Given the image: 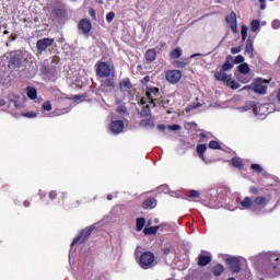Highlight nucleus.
I'll list each match as a JSON object with an SVG mask.
<instances>
[{"instance_id": "f257e3e1", "label": "nucleus", "mask_w": 280, "mask_h": 280, "mask_svg": "<svg viewBox=\"0 0 280 280\" xmlns=\"http://www.w3.org/2000/svg\"><path fill=\"white\" fill-rule=\"evenodd\" d=\"M139 266L142 267L143 270H150V268L156 266V257L152 252H144L139 257Z\"/></svg>"}, {"instance_id": "f03ea898", "label": "nucleus", "mask_w": 280, "mask_h": 280, "mask_svg": "<svg viewBox=\"0 0 280 280\" xmlns=\"http://www.w3.org/2000/svg\"><path fill=\"white\" fill-rule=\"evenodd\" d=\"M254 90V93H259L260 95H266L268 89V80L256 79L249 86H244L242 91Z\"/></svg>"}, {"instance_id": "7ed1b4c3", "label": "nucleus", "mask_w": 280, "mask_h": 280, "mask_svg": "<svg viewBox=\"0 0 280 280\" xmlns=\"http://www.w3.org/2000/svg\"><path fill=\"white\" fill-rule=\"evenodd\" d=\"M147 96L140 100L141 104H153L156 106L159 104V88H147Z\"/></svg>"}, {"instance_id": "20e7f679", "label": "nucleus", "mask_w": 280, "mask_h": 280, "mask_svg": "<svg viewBox=\"0 0 280 280\" xmlns=\"http://www.w3.org/2000/svg\"><path fill=\"white\" fill-rule=\"evenodd\" d=\"M215 80H219V82H224L230 89L236 90L242 86L237 81L232 80L230 75L226 74L223 70L220 72H217L214 75Z\"/></svg>"}, {"instance_id": "39448f33", "label": "nucleus", "mask_w": 280, "mask_h": 280, "mask_svg": "<svg viewBox=\"0 0 280 280\" xmlns=\"http://www.w3.org/2000/svg\"><path fill=\"white\" fill-rule=\"evenodd\" d=\"M270 105L268 104H256L254 107V113L258 119H264L270 115Z\"/></svg>"}, {"instance_id": "423d86ee", "label": "nucleus", "mask_w": 280, "mask_h": 280, "mask_svg": "<svg viewBox=\"0 0 280 280\" xmlns=\"http://www.w3.org/2000/svg\"><path fill=\"white\" fill-rule=\"evenodd\" d=\"M165 78L170 84H177L183 78V72L180 70H167Z\"/></svg>"}, {"instance_id": "0eeeda50", "label": "nucleus", "mask_w": 280, "mask_h": 280, "mask_svg": "<svg viewBox=\"0 0 280 280\" xmlns=\"http://www.w3.org/2000/svg\"><path fill=\"white\" fill-rule=\"evenodd\" d=\"M93 233V226H89L84 229L78 237H75L72 242V246H75V244H84L86 240H89V236Z\"/></svg>"}, {"instance_id": "6e6552de", "label": "nucleus", "mask_w": 280, "mask_h": 280, "mask_svg": "<svg viewBox=\"0 0 280 280\" xmlns=\"http://www.w3.org/2000/svg\"><path fill=\"white\" fill-rule=\"evenodd\" d=\"M97 74L100 78H108L110 75V66L106 62L96 63Z\"/></svg>"}, {"instance_id": "1a4fd4ad", "label": "nucleus", "mask_w": 280, "mask_h": 280, "mask_svg": "<svg viewBox=\"0 0 280 280\" xmlns=\"http://www.w3.org/2000/svg\"><path fill=\"white\" fill-rule=\"evenodd\" d=\"M109 132L112 135H119L120 132H124V121L121 120H114L109 125Z\"/></svg>"}, {"instance_id": "9d476101", "label": "nucleus", "mask_w": 280, "mask_h": 280, "mask_svg": "<svg viewBox=\"0 0 280 280\" xmlns=\"http://www.w3.org/2000/svg\"><path fill=\"white\" fill-rule=\"evenodd\" d=\"M54 45V38H43L37 40L36 47L38 51H45L48 47H51Z\"/></svg>"}, {"instance_id": "9b49d317", "label": "nucleus", "mask_w": 280, "mask_h": 280, "mask_svg": "<svg viewBox=\"0 0 280 280\" xmlns=\"http://www.w3.org/2000/svg\"><path fill=\"white\" fill-rule=\"evenodd\" d=\"M270 260V268L275 270L279 275L280 272V254H271L269 257Z\"/></svg>"}, {"instance_id": "f8f14e48", "label": "nucleus", "mask_w": 280, "mask_h": 280, "mask_svg": "<svg viewBox=\"0 0 280 280\" xmlns=\"http://www.w3.org/2000/svg\"><path fill=\"white\" fill-rule=\"evenodd\" d=\"M226 23L228 25H230L232 32L234 34H237V15L235 14V12H232L226 16Z\"/></svg>"}, {"instance_id": "ddd939ff", "label": "nucleus", "mask_w": 280, "mask_h": 280, "mask_svg": "<svg viewBox=\"0 0 280 280\" xmlns=\"http://www.w3.org/2000/svg\"><path fill=\"white\" fill-rule=\"evenodd\" d=\"M241 209L257 211V207H255V200L250 199V197H245L244 200L241 201Z\"/></svg>"}, {"instance_id": "4468645a", "label": "nucleus", "mask_w": 280, "mask_h": 280, "mask_svg": "<svg viewBox=\"0 0 280 280\" xmlns=\"http://www.w3.org/2000/svg\"><path fill=\"white\" fill-rule=\"evenodd\" d=\"M268 202H269V199H268L267 197H261V196H259V197H256V198L254 199V207H256V208H257V211H259V209L266 208V206L268 205Z\"/></svg>"}, {"instance_id": "2eb2a0df", "label": "nucleus", "mask_w": 280, "mask_h": 280, "mask_svg": "<svg viewBox=\"0 0 280 280\" xmlns=\"http://www.w3.org/2000/svg\"><path fill=\"white\" fill-rule=\"evenodd\" d=\"M91 21L89 20H82L79 24V30L83 32V34H89L91 32Z\"/></svg>"}, {"instance_id": "dca6fc26", "label": "nucleus", "mask_w": 280, "mask_h": 280, "mask_svg": "<svg viewBox=\"0 0 280 280\" xmlns=\"http://www.w3.org/2000/svg\"><path fill=\"white\" fill-rule=\"evenodd\" d=\"M228 261L232 272H240V260L237 258H230Z\"/></svg>"}, {"instance_id": "f3484780", "label": "nucleus", "mask_w": 280, "mask_h": 280, "mask_svg": "<svg viewBox=\"0 0 280 280\" xmlns=\"http://www.w3.org/2000/svg\"><path fill=\"white\" fill-rule=\"evenodd\" d=\"M147 62H154L156 60V49L152 48L145 52Z\"/></svg>"}, {"instance_id": "a211bd4d", "label": "nucleus", "mask_w": 280, "mask_h": 280, "mask_svg": "<svg viewBox=\"0 0 280 280\" xmlns=\"http://www.w3.org/2000/svg\"><path fill=\"white\" fill-rule=\"evenodd\" d=\"M143 209H154L156 207V199L149 198L142 203Z\"/></svg>"}, {"instance_id": "6ab92c4d", "label": "nucleus", "mask_w": 280, "mask_h": 280, "mask_svg": "<svg viewBox=\"0 0 280 280\" xmlns=\"http://www.w3.org/2000/svg\"><path fill=\"white\" fill-rule=\"evenodd\" d=\"M120 89H121V91H130V89H132V84L130 83V80L124 79L120 82Z\"/></svg>"}, {"instance_id": "aec40b11", "label": "nucleus", "mask_w": 280, "mask_h": 280, "mask_svg": "<svg viewBox=\"0 0 280 280\" xmlns=\"http://www.w3.org/2000/svg\"><path fill=\"white\" fill-rule=\"evenodd\" d=\"M205 152H207V144H199L197 147V153L199 159L205 161Z\"/></svg>"}, {"instance_id": "412c9836", "label": "nucleus", "mask_w": 280, "mask_h": 280, "mask_svg": "<svg viewBox=\"0 0 280 280\" xmlns=\"http://www.w3.org/2000/svg\"><path fill=\"white\" fill-rule=\"evenodd\" d=\"M26 94L30 100H36L38 97V92L34 88H27Z\"/></svg>"}, {"instance_id": "4be33fe9", "label": "nucleus", "mask_w": 280, "mask_h": 280, "mask_svg": "<svg viewBox=\"0 0 280 280\" xmlns=\"http://www.w3.org/2000/svg\"><path fill=\"white\" fill-rule=\"evenodd\" d=\"M238 71L243 75H248V72L250 71V67H248V63H242L238 66Z\"/></svg>"}, {"instance_id": "5701e85b", "label": "nucleus", "mask_w": 280, "mask_h": 280, "mask_svg": "<svg viewBox=\"0 0 280 280\" xmlns=\"http://www.w3.org/2000/svg\"><path fill=\"white\" fill-rule=\"evenodd\" d=\"M253 42L247 40L246 46H245V52L248 54L249 58H253Z\"/></svg>"}, {"instance_id": "b1692460", "label": "nucleus", "mask_w": 280, "mask_h": 280, "mask_svg": "<svg viewBox=\"0 0 280 280\" xmlns=\"http://www.w3.org/2000/svg\"><path fill=\"white\" fill-rule=\"evenodd\" d=\"M180 56H183V49L180 48H175L172 52H171V58L173 60H176V58H180Z\"/></svg>"}, {"instance_id": "393cba45", "label": "nucleus", "mask_w": 280, "mask_h": 280, "mask_svg": "<svg viewBox=\"0 0 280 280\" xmlns=\"http://www.w3.org/2000/svg\"><path fill=\"white\" fill-rule=\"evenodd\" d=\"M137 231H142L143 226H145V219L144 218H138L136 221Z\"/></svg>"}, {"instance_id": "a878e982", "label": "nucleus", "mask_w": 280, "mask_h": 280, "mask_svg": "<svg viewBox=\"0 0 280 280\" xmlns=\"http://www.w3.org/2000/svg\"><path fill=\"white\" fill-rule=\"evenodd\" d=\"M156 231H159V226H150L143 230L145 235H154L156 234Z\"/></svg>"}, {"instance_id": "bb28decb", "label": "nucleus", "mask_w": 280, "mask_h": 280, "mask_svg": "<svg viewBox=\"0 0 280 280\" xmlns=\"http://www.w3.org/2000/svg\"><path fill=\"white\" fill-rule=\"evenodd\" d=\"M209 261H211V257L205 255L199 256V266H207Z\"/></svg>"}, {"instance_id": "cd10ccee", "label": "nucleus", "mask_w": 280, "mask_h": 280, "mask_svg": "<svg viewBox=\"0 0 280 280\" xmlns=\"http://www.w3.org/2000/svg\"><path fill=\"white\" fill-rule=\"evenodd\" d=\"M232 164L234 167H238L240 170H242L244 167V163L242 162V159H240V158L232 159Z\"/></svg>"}, {"instance_id": "c85d7f7f", "label": "nucleus", "mask_w": 280, "mask_h": 280, "mask_svg": "<svg viewBox=\"0 0 280 280\" xmlns=\"http://www.w3.org/2000/svg\"><path fill=\"white\" fill-rule=\"evenodd\" d=\"M241 36L242 40H246V38L248 37V26H246L245 24L242 25Z\"/></svg>"}, {"instance_id": "c756f323", "label": "nucleus", "mask_w": 280, "mask_h": 280, "mask_svg": "<svg viewBox=\"0 0 280 280\" xmlns=\"http://www.w3.org/2000/svg\"><path fill=\"white\" fill-rule=\"evenodd\" d=\"M254 106H255V104L253 102H248L243 107H240L238 110L241 113H246V110H250L252 107H254Z\"/></svg>"}, {"instance_id": "7c9ffc66", "label": "nucleus", "mask_w": 280, "mask_h": 280, "mask_svg": "<svg viewBox=\"0 0 280 280\" xmlns=\"http://www.w3.org/2000/svg\"><path fill=\"white\" fill-rule=\"evenodd\" d=\"M261 24V22H259V20H254L250 23V31L252 32H257V30H259V25Z\"/></svg>"}, {"instance_id": "2f4dec72", "label": "nucleus", "mask_w": 280, "mask_h": 280, "mask_svg": "<svg viewBox=\"0 0 280 280\" xmlns=\"http://www.w3.org/2000/svg\"><path fill=\"white\" fill-rule=\"evenodd\" d=\"M213 272L218 277L224 272V267L222 265H217L213 269Z\"/></svg>"}, {"instance_id": "473e14b6", "label": "nucleus", "mask_w": 280, "mask_h": 280, "mask_svg": "<svg viewBox=\"0 0 280 280\" xmlns=\"http://www.w3.org/2000/svg\"><path fill=\"white\" fill-rule=\"evenodd\" d=\"M22 116L27 117L28 119H35V117H38V114L34 112H28V113L22 114Z\"/></svg>"}, {"instance_id": "72a5a7b5", "label": "nucleus", "mask_w": 280, "mask_h": 280, "mask_svg": "<svg viewBox=\"0 0 280 280\" xmlns=\"http://www.w3.org/2000/svg\"><path fill=\"white\" fill-rule=\"evenodd\" d=\"M209 148L211 150H220V142H218V141H210Z\"/></svg>"}, {"instance_id": "f704fd0d", "label": "nucleus", "mask_w": 280, "mask_h": 280, "mask_svg": "<svg viewBox=\"0 0 280 280\" xmlns=\"http://www.w3.org/2000/svg\"><path fill=\"white\" fill-rule=\"evenodd\" d=\"M252 170H254V172H257L258 174H261V172H264V168L259 164H253Z\"/></svg>"}, {"instance_id": "c9c22d12", "label": "nucleus", "mask_w": 280, "mask_h": 280, "mask_svg": "<svg viewBox=\"0 0 280 280\" xmlns=\"http://www.w3.org/2000/svg\"><path fill=\"white\" fill-rule=\"evenodd\" d=\"M232 67H233L232 63L226 62V63H224V65L222 66V70H221V71H223V72H225V71H231V68H232Z\"/></svg>"}, {"instance_id": "e433bc0d", "label": "nucleus", "mask_w": 280, "mask_h": 280, "mask_svg": "<svg viewBox=\"0 0 280 280\" xmlns=\"http://www.w3.org/2000/svg\"><path fill=\"white\" fill-rule=\"evenodd\" d=\"M115 19V12H109L106 15L107 23H112V21Z\"/></svg>"}, {"instance_id": "4c0bfd02", "label": "nucleus", "mask_w": 280, "mask_h": 280, "mask_svg": "<svg viewBox=\"0 0 280 280\" xmlns=\"http://www.w3.org/2000/svg\"><path fill=\"white\" fill-rule=\"evenodd\" d=\"M271 27L273 30H279L280 27V21L279 20H273L272 23H271Z\"/></svg>"}, {"instance_id": "58836bf2", "label": "nucleus", "mask_w": 280, "mask_h": 280, "mask_svg": "<svg viewBox=\"0 0 280 280\" xmlns=\"http://www.w3.org/2000/svg\"><path fill=\"white\" fill-rule=\"evenodd\" d=\"M43 110H47L49 113V110H51V103L50 102L44 103Z\"/></svg>"}, {"instance_id": "ea45409f", "label": "nucleus", "mask_w": 280, "mask_h": 280, "mask_svg": "<svg viewBox=\"0 0 280 280\" xmlns=\"http://www.w3.org/2000/svg\"><path fill=\"white\" fill-rule=\"evenodd\" d=\"M167 130H173V131L180 130V126L179 125H170V126H167Z\"/></svg>"}, {"instance_id": "a19ab883", "label": "nucleus", "mask_w": 280, "mask_h": 280, "mask_svg": "<svg viewBox=\"0 0 280 280\" xmlns=\"http://www.w3.org/2000/svg\"><path fill=\"white\" fill-rule=\"evenodd\" d=\"M200 196V192L197 190H190L189 198H198Z\"/></svg>"}, {"instance_id": "79ce46f5", "label": "nucleus", "mask_w": 280, "mask_h": 280, "mask_svg": "<svg viewBox=\"0 0 280 280\" xmlns=\"http://www.w3.org/2000/svg\"><path fill=\"white\" fill-rule=\"evenodd\" d=\"M142 115H144L145 117H148V115H150V105H147V106L143 108Z\"/></svg>"}, {"instance_id": "37998d69", "label": "nucleus", "mask_w": 280, "mask_h": 280, "mask_svg": "<svg viewBox=\"0 0 280 280\" xmlns=\"http://www.w3.org/2000/svg\"><path fill=\"white\" fill-rule=\"evenodd\" d=\"M235 62H236V65H240V63L244 62V56L238 55V56L235 58Z\"/></svg>"}, {"instance_id": "c03bdc74", "label": "nucleus", "mask_w": 280, "mask_h": 280, "mask_svg": "<svg viewBox=\"0 0 280 280\" xmlns=\"http://www.w3.org/2000/svg\"><path fill=\"white\" fill-rule=\"evenodd\" d=\"M240 81L243 83V84H246L248 82H250V77H246V78H242V77H238Z\"/></svg>"}, {"instance_id": "a18cd8bd", "label": "nucleus", "mask_w": 280, "mask_h": 280, "mask_svg": "<svg viewBox=\"0 0 280 280\" xmlns=\"http://www.w3.org/2000/svg\"><path fill=\"white\" fill-rule=\"evenodd\" d=\"M240 51H242L241 47H233V48H231V54H240Z\"/></svg>"}, {"instance_id": "49530a36", "label": "nucleus", "mask_w": 280, "mask_h": 280, "mask_svg": "<svg viewBox=\"0 0 280 280\" xmlns=\"http://www.w3.org/2000/svg\"><path fill=\"white\" fill-rule=\"evenodd\" d=\"M57 197H58V194H57L56 191H51V192L49 194L50 200H56Z\"/></svg>"}, {"instance_id": "de8ad7c7", "label": "nucleus", "mask_w": 280, "mask_h": 280, "mask_svg": "<svg viewBox=\"0 0 280 280\" xmlns=\"http://www.w3.org/2000/svg\"><path fill=\"white\" fill-rule=\"evenodd\" d=\"M117 113H120L121 115H124V113H126V107L124 106L118 107Z\"/></svg>"}, {"instance_id": "09e8293b", "label": "nucleus", "mask_w": 280, "mask_h": 280, "mask_svg": "<svg viewBox=\"0 0 280 280\" xmlns=\"http://www.w3.org/2000/svg\"><path fill=\"white\" fill-rule=\"evenodd\" d=\"M164 255H170V253H172V247H166L164 248Z\"/></svg>"}, {"instance_id": "8fccbe9b", "label": "nucleus", "mask_w": 280, "mask_h": 280, "mask_svg": "<svg viewBox=\"0 0 280 280\" xmlns=\"http://www.w3.org/2000/svg\"><path fill=\"white\" fill-rule=\"evenodd\" d=\"M260 4V9H265L266 8V0H259Z\"/></svg>"}, {"instance_id": "3c124183", "label": "nucleus", "mask_w": 280, "mask_h": 280, "mask_svg": "<svg viewBox=\"0 0 280 280\" xmlns=\"http://www.w3.org/2000/svg\"><path fill=\"white\" fill-rule=\"evenodd\" d=\"M105 84H106V86H114V83L110 80H106Z\"/></svg>"}, {"instance_id": "603ef678", "label": "nucleus", "mask_w": 280, "mask_h": 280, "mask_svg": "<svg viewBox=\"0 0 280 280\" xmlns=\"http://www.w3.org/2000/svg\"><path fill=\"white\" fill-rule=\"evenodd\" d=\"M249 191H250V194H258V190H257L256 187H252V188L249 189Z\"/></svg>"}, {"instance_id": "864d4df0", "label": "nucleus", "mask_w": 280, "mask_h": 280, "mask_svg": "<svg viewBox=\"0 0 280 280\" xmlns=\"http://www.w3.org/2000/svg\"><path fill=\"white\" fill-rule=\"evenodd\" d=\"M198 56H202V54L198 52V54H194L190 56V58H198Z\"/></svg>"}, {"instance_id": "5fc2aeb1", "label": "nucleus", "mask_w": 280, "mask_h": 280, "mask_svg": "<svg viewBox=\"0 0 280 280\" xmlns=\"http://www.w3.org/2000/svg\"><path fill=\"white\" fill-rule=\"evenodd\" d=\"M158 128H159L160 130H165V126H163V125H160Z\"/></svg>"}, {"instance_id": "6e6d98bb", "label": "nucleus", "mask_w": 280, "mask_h": 280, "mask_svg": "<svg viewBox=\"0 0 280 280\" xmlns=\"http://www.w3.org/2000/svg\"><path fill=\"white\" fill-rule=\"evenodd\" d=\"M15 108H23V105H19L18 103H15Z\"/></svg>"}, {"instance_id": "4d7b16f0", "label": "nucleus", "mask_w": 280, "mask_h": 280, "mask_svg": "<svg viewBox=\"0 0 280 280\" xmlns=\"http://www.w3.org/2000/svg\"><path fill=\"white\" fill-rule=\"evenodd\" d=\"M107 200H113V195H108Z\"/></svg>"}, {"instance_id": "13d9d810", "label": "nucleus", "mask_w": 280, "mask_h": 280, "mask_svg": "<svg viewBox=\"0 0 280 280\" xmlns=\"http://www.w3.org/2000/svg\"><path fill=\"white\" fill-rule=\"evenodd\" d=\"M144 81H145V82H150V77H145V78H144Z\"/></svg>"}, {"instance_id": "bf43d9fd", "label": "nucleus", "mask_w": 280, "mask_h": 280, "mask_svg": "<svg viewBox=\"0 0 280 280\" xmlns=\"http://www.w3.org/2000/svg\"><path fill=\"white\" fill-rule=\"evenodd\" d=\"M4 34H10V32H8V31H4Z\"/></svg>"}, {"instance_id": "052dcab7", "label": "nucleus", "mask_w": 280, "mask_h": 280, "mask_svg": "<svg viewBox=\"0 0 280 280\" xmlns=\"http://www.w3.org/2000/svg\"><path fill=\"white\" fill-rule=\"evenodd\" d=\"M12 40H16V37H12Z\"/></svg>"}]
</instances>
